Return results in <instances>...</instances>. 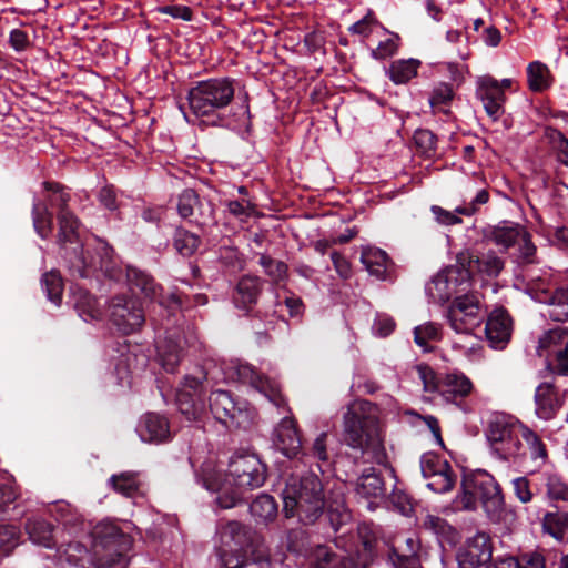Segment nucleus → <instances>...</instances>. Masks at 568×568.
Returning a JSON list of instances; mask_svg holds the SVG:
<instances>
[{"label": "nucleus", "instance_id": "f257e3e1", "mask_svg": "<svg viewBox=\"0 0 568 568\" xmlns=\"http://www.w3.org/2000/svg\"><path fill=\"white\" fill-rule=\"evenodd\" d=\"M90 550L80 541L68 542L60 550L63 568H106L124 561L132 548V537L116 524L108 520L98 523L90 531Z\"/></svg>", "mask_w": 568, "mask_h": 568}, {"label": "nucleus", "instance_id": "f03ea898", "mask_svg": "<svg viewBox=\"0 0 568 568\" xmlns=\"http://www.w3.org/2000/svg\"><path fill=\"white\" fill-rule=\"evenodd\" d=\"M265 473V466L256 455L243 454L231 458L225 475L213 462H205L201 467V480L207 490L219 493L217 504L227 509L241 501L245 491L261 487Z\"/></svg>", "mask_w": 568, "mask_h": 568}, {"label": "nucleus", "instance_id": "7ed1b4c3", "mask_svg": "<svg viewBox=\"0 0 568 568\" xmlns=\"http://www.w3.org/2000/svg\"><path fill=\"white\" fill-rule=\"evenodd\" d=\"M343 436L349 447L359 449L369 460L377 464L386 460L377 407L371 402L356 400L348 406Z\"/></svg>", "mask_w": 568, "mask_h": 568}, {"label": "nucleus", "instance_id": "20e7f679", "mask_svg": "<svg viewBox=\"0 0 568 568\" xmlns=\"http://www.w3.org/2000/svg\"><path fill=\"white\" fill-rule=\"evenodd\" d=\"M286 517L297 516L304 524L314 523L323 511V486L314 474L292 476L282 493Z\"/></svg>", "mask_w": 568, "mask_h": 568}, {"label": "nucleus", "instance_id": "39448f33", "mask_svg": "<svg viewBox=\"0 0 568 568\" xmlns=\"http://www.w3.org/2000/svg\"><path fill=\"white\" fill-rule=\"evenodd\" d=\"M415 369L424 392L437 394L447 404L458 405L474 389L473 382L463 372L437 374L426 364H419Z\"/></svg>", "mask_w": 568, "mask_h": 568}, {"label": "nucleus", "instance_id": "423d86ee", "mask_svg": "<svg viewBox=\"0 0 568 568\" xmlns=\"http://www.w3.org/2000/svg\"><path fill=\"white\" fill-rule=\"evenodd\" d=\"M215 552L223 568H243L251 544V530L240 521L221 523L216 529Z\"/></svg>", "mask_w": 568, "mask_h": 568}, {"label": "nucleus", "instance_id": "0eeeda50", "mask_svg": "<svg viewBox=\"0 0 568 568\" xmlns=\"http://www.w3.org/2000/svg\"><path fill=\"white\" fill-rule=\"evenodd\" d=\"M525 425L505 414H495L489 420L486 436L493 452L501 459L517 458L525 454L521 438Z\"/></svg>", "mask_w": 568, "mask_h": 568}, {"label": "nucleus", "instance_id": "6e6552de", "mask_svg": "<svg viewBox=\"0 0 568 568\" xmlns=\"http://www.w3.org/2000/svg\"><path fill=\"white\" fill-rule=\"evenodd\" d=\"M234 92L233 81L227 78L200 81L189 91V105L196 116L212 115L231 103Z\"/></svg>", "mask_w": 568, "mask_h": 568}, {"label": "nucleus", "instance_id": "1a4fd4ad", "mask_svg": "<svg viewBox=\"0 0 568 568\" xmlns=\"http://www.w3.org/2000/svg\"><path fill=\"white\" fill-rule=\"evenodd\" d=\"M484 236L504 251L517 246V257L521 263L535 262L537 247L531 241V234L519 223L503 221L485 230Z\"/></svg>", "mask_w": 568, "mask_h": 568}, {"label": "nucleus", "instance_id": "9d476101", "mask_svg": "<svg viewBox=\"0 0 568 568\" xmlns=\"http://www.w3.org/2000/svg\"><path fill=\"white\" fill-rule=\"evenodd\" d=\"M221 371L223 374V381L247 384L264 395L276 407L285 405V400L281 395L277 384L260 375L253 366L231 361L229 363H223Z\"/></svg>", "mask_w": 568, "mask_h": 568}, {"label": "nucleus", "instance_id": "9b49d317", "mask_svg": "<svg viewBox=\"0 0 568 568\" xmlns=\"http://www.w3.org/2000/svg\"><path fill=\"white\" fill-rule=\"evenodd\" d=\"M447 320L456 333L470 335L483 320L478 296L466 294L456 297L447 311Z\"/></svg>", "mask_w": 568, "mask_h": 568}, {"label": "nucleus", "instance_id": "f8f14e48", "mask_svg": "<svg viewBox=\"0 0 568 568\" xmlns=\"http://www.w3.org/2000/svg\"><path fill=\"white\" fill-rule=\"evenodd\" d=\"M210 409L215 419L225 426L245 427L253 419L252 410L246 405L235 403L225 390L211 394Z\"/></svg>", "mask_w": 568, "mask_h": 568}, {"label": "nucleus", "instance_id": "ddd939ff", "mask_svg": "<svg viewBox=\"0 0 568 568\" xmlns=\"http://www.w3.org/2000/svg\"><path fill=\"white\" fill-rule=\"evenodd\" d=\"M420 470L427 480V487L437 494L453 489L457 476L449 463L435 453H425L420 457Z\"/></svg>", "mask_w": 568, "mask_h": 568}, {"label": "nucleus", "instance_id": "4468645a", "mask_svg": "<svg viewBox=\"0 0 568 568\" xmlns=\"http://www.w3.org/2000/svg\"><path fill=\"white\" fill-rule=\"evenodd\" d=\"M112 323L123 334H131L138 331L145 321L143 310L136 298L124 295L114 296L108 308Z\"/></svg>", "mask_w": 568, "mask_h": 568}, {"label": "nucleus", "instance_id": "2eb2a0df", "mask_svg": "<svg viewBox=\"0 0 568 568\" xmlns=\"http://www.w3.org/2000/svg\"><path fill=\"white\" fill-rule=\"evenodd\" d=\"M475 489L487 516L498 520L504 510V497L495 478L486 471L470 477V486Z\"/></svg>", "mask_w": 568, "mask_h": 568}, {"label": "nucleus", "instance_id": "dca6fc26", "mask_svg": "<svg viewBox=\"0 0 568 568\" xmlns=\"http://www.w3.org/2000/svg\"><path fill=\"white\" fill-rule=\"evenodd\" d=\"M206 378V373L199 368L195 375H186L182 387L176 393L178 407L186 419L197 420L205 413L203 402L197 398V389Z\"/></svg>", "mask_w": 568, "mask_h": 568}, {"label": "nucleus", "instance_id": "f3484780", "mask_svg": "<svg viewBox=\"0 0 568 568\" xmlns=\"http://www.w3.org/2000/svg\"><path fill=\"white\" fill-rule=\"evenodd\" d=\"M493 546L489 535L483 531L467 538L457 552L459 568H479L490 560Z\"/></svg>", "mask_w": 568, "mask_h": 568}, {"label": "nucleus", "instance_id": "a211bd4d", "mask_svg": "<svg viewBox=\"0 0 568 568\" xmlns=\"http://www.w3.org/2000/svg\"><path fill=\"white\" fill-rule=\"evenodd\" d=\"M476 94L483 102L486 113L493 120L496 121L504 114L506 95L496 79L493 77L480 78L478 80Z\"/></svg>", "mask_w": 568, "mask_h": 568}, {"label": "nucleus", "instance_id": "6ab92c4d", "mask_svg": "<svg viewBox=\"0 0 568 568\" xmlns=\"http://www.w3.org/2000/svg\"><path fill=\"white\" fill-rule=\"evenodd\" d=\"M489 201V193L486 189H480L476 192L475 196L469 202H464L463 205L455 209V211H447L438 205H433L430 211L435 216L437 223L442 225H456L462 223L458 214L471 216L479 211V207Z\"/></svg>", "mask_w": 568, "mask_h": 568}, {"label": "nucleus", "instance_id": "aec40b11", "mask_svg": "<svg viewBox=\"0 0 568 568\" xmlns=\"http://www.w3.org/2000/svg\"><path fill=\"white\" fill-rule=\"evenodd\" d=\"M418 550L419 541L415 536L398 535L393 540L389 561L394 568H418Z\"/></svg>", "mask_w": 568, "mask_h": 568}, {"label": "nucleus", "instance_id": "412c9836", "mask_svg": "<svg viewBox=\"0 0 568 568\" xmlns=\"http://www.w3.org/2000/svg\"><path fill=\"white\" fill-rule=\"evenodd\" d=\"M466 275L457 267H447L437 273L426 285V293L435 303H444L457 293L458 277Z\"/></svg>", "mask_w": 568, "mask_h": 568}, {"label": "nucleus", "instance_id": "4be33fe9", "mask_svg": "<svg viewBox=\"0 0 568 568\" xmlns=\"http://www.w3.org/2000/svg\"><path fill=\"white\" fill-rule=\"evenodd\" d=\"M183 349V338L176 332H166L164 337H159L156 341L158 359L166 372L173 373L176 369L182 359Z\"/></svg>", "mask_w": 568, "mask_h": 568}, {"label": "nucleus", "instance_id": "5701e85b", "mask_svg": "<svg viewBox=\"0 0 568 568\" xmlns=\"http://www.w3.org/2000/svg\"><path fill=\"white\" fill-rule=\"evenodd\" d=\"M511 318L503 308L491 312L487 318L485 332L488 342L494 348H504L511 335Z\"/></svg>", "mask_w": 568, "mask_h": 568}, {"label": "nucleus", "instance_id": "b1692460", "mask_svg": "<svg viewBox=\"0 0 568 568\" xmlns=\"http://www.w3.org/2000/svg\"><path fill=\"white\" fill-rule=\"evenodd\" d=\"M274 443L283 455L295 457L301 448L302 440L298 435L296 423L291 417H284L275 429Z\"/></svg>", "mask_w": 568, "mask_h": 568}, {"label": "nucleus", "instance_id": "393cba45", "mask_svg": "<svg viewBox=\"0 0 568 568\" xmlns=\"http://www.w3.org/2000/svg\"><path fill=\"white\" fill-rule=\"evenodd\" d=\"M195 209L200 210V225H209L214 222V210L210 203L205 206L201 204L197 194L191 190H184L178 201V212L181 217L187 219L194 215Z\"/></svg>", "mask_w": 568, "mask_h": 568}, {"label": "nucleus", "instance_id": "a878e982", "mask_svg": "<svg viewBox=\"0 0 568 568\" xmlns=\"http://www.w3.org/2000/svg\"><path fill=\"white\" fill-rule=\"evenodd\" d=\"M50 514L70 534L78 536L87 530V524L82 515L69 503L57 501L50 509Z\"/></svg>", "mask_w": 568, "mask_h": 568}, {"label": "nucleus", "instance_id": "bb28decb", "mask_svg": "<svg viewBox=\"0 0 568 568\" xmlns=\"http://www.w3.org/2000/svg\"><path fill=\"white\" fill-rule=\"evenodd\" d=\"M138 433L143 442H164L170 437L169 422L164 416L149 413L141 419Z\"/></svg>", "mask_w": 568, "mask_h": 568}, {"label": "nucleus", "instance_id": "cd10ccee", "mask_svg": "<svg viewBox=\"0 0 568 568\" xmlns=\"http://www.w3.org/2000/svg\"><path fill=\"white\" fill-rule=\"evenodd\" d=\"M536 415L545 420L551 419L561 403L555 387L549 383L540 384L535 392Z\"/></svg>", "mask_w": 568, "mask_h": 568}, {"label": "nucleus", "instance_id": "c85d7f7f", "mask_svg": "<svg viewBox=\"0 0 568 568\" xmlns=\"http://www.w3.org/2000/svg\"><path fill=\"white\" fill-rule=\"evenodd\" d=\"M261 290L262 283L257 276H243L239 281L233 296L236 307L248 310L256 304Z\"/></svg>", "mask_w": 568, "mask_h": 568}, {"label": "nucleus", "instance_id": "c756f323", "mask_svg": "<svg viewBox=\"0 0 568 568\" xmlns=\"http://www.w3.org/2000/svg\"><path fill=\"white\" fill-rule=\"evenodd\" d=\"M126 277L133 292L139 291L144 294L145 297L158 301L160 306L163 305V301L160 297L161 287L154 282L153 277L131 266L128 267Z\"/></svg>", "mask_w": 568, "mask_h": 568}, {"label": "nucleus", "instance_id": "7c9ffc66", "mask_svg": "<svg viewBox=\"0 0 568 568\" xmlns=\"http://www.w3.org/2000/svg\"><path fill=\"white\" fill-rule=\"evenodd\" d=\"M72 301L75 311L84 322L98 321L102 317V310L94 296L83 288H74Z\"/></svg>", "mask_w": 568, "mask_h": 568}, {"label": "nucleus", "instance_id": "2f4dec72", "mask_svg": "<svg viewBox=\"0 0 568 568\" xmlns=\"http://www.w3.org/2000/svg\"><path fill=\"white\" fill-rule=\"evenodd\" d=\"M420 65L422 62L414 58L398 59L390 63L386 75L396 85L406 84L417 75Z\"/></svg>", "mask_w": 568, "mask_h": 568}, {"label": "nucleus", "instance_id": "473e14b6", "mask_svg": "<svg viewBox=\"0 0 568 568\" xmlns=\"http://www.w3.org/2000/svg\"><path fill=\"white\" fill-rule=\"evenodd\" d=\"M355 490L364 498H381L385 495V485L374 468L365 470L356 481Z\"/></svg>", "mask_w": 568, "mask_h": 568}, {"label": "nucleus", "instance_id": "72a5a7b5", "mask_svg": "<svg viewBox=\"0 0 568 568\" xmlns=\"http://www.w3.org/2000/svg\"><path fill=\"white\" fill-rule=\"evenodd\" d=\"M361 262L371 275L383 280L386 275L388 256L386 252L377 247H365L362 251Z\"/></svg>", "mask_w": 568, "mask_h": 568}, {"label": "nucleus", "instance_id": "f704fd0d", "mask_svg": "<svg viewBox=\"0 0 568 568\" xmlns=\"http://www.w3.org/2000/svg\"><path fill=\"white\" fill-rule=\"evenodd\" d=\"M27 534L30 540L45 548H52L55 545L53 527L43 519H31L26 525Z\"/></svg>", "mask_w": 568, "mask_h": 568}, {"label": "nucleus", "instance_id": "c9c22d12", "mask_svg": "<svg viewBox=\"0 0 568 568\" xmlns=\"http://www.w3.org/2000/svg\"><path fill=\"white\" fill-rule=\"evenodd\" d=\"M277 504L275 499L267 494L258 495L250 505V513L256 521L267 524L277 516Z\"/></svg>", "mask_w": 568, "mask_h": 568}, {"label": "nucleus", "instance_id": "e433bc0d", "mask_svg": "<svg viewBox=\"0 0 568 568\" xmlns=\"http://www.w3.org/2000/svg\"><path fill=\"white\" fill-rule=\"evenodd\" d=\"M528 87L534 92L547 90L552 83V77L549 68L540 62H530L527 67Z\"/></svg>", "mask_w": 568, "mask_h": 568}, {"label": "nucleus", "instance_id": "4c0bfd02", "mask_svg": "<svg viewBox=\"0 0 568 568\" xmlns=\"http://www.w3.org/2000/svg\"><path fill=\"white\" fill-rule=\"evenodd\" d=\"M59 222V242L73 243L79 237L80 221L69 210H63L58 213Z\"/></svg>", "mask_w": 568, "mask_h": 568}, {"label": "nucleus", "instance_id": "58836bf2", "mask_svg": "<svg viewBox=\"0 0 568 568\" xmlns=\"http://www.w3.org/2000/svg\"><path fill=\"white\" fill-rule=\"evenodd\" d=\"M109 483L116 493L125 497H133L139 491L141 485L139 474L132 471L112 475Z\"/></svg>", "mask_w": 568, "mask_h": 568}, {"label": "nucleus", "instance_id": "ea45409f", "mask_svg": "<svg viewBox=\"0 0 568 568\" xmlns=\"http://www.w3.org/2000/svg\"><path fill=\"white\" fill-rule=\"evenodd\" d=\"M544 531L558 541H562L568 532V513H547L542 518Z\"/></svg>", "mask_w": 568, "mask_h": 568}, {"label": "nucleus", "instance_id": "a19ab883", "mask_svg": "<svg viewBox=\"0 0 568 568\" xmlns=\"http://www.w3.org/2000/svg\"><path fill=\"white\" fill-rule=\"evenodd\" d=\"M381 31L387 34V38L379 41L378 45L371 50V57L375 60H386L395 55L399 48L400 38L398 34L390 32L385 27H381Z\"/></svg>", "mask_w": 568, "mask_h": 568}, {"label": "nucleus", "instance_id": "79ce46f5", "mask_svg": "<svg viewBox=\"0 0 568 568\" xmlns=\"http://www.w3.org/2000/svg\"><path fill=\"white\" fill-rule=\"evenodd\" d=\"M470 263L475 264L479 273L489 277L498 276L505 265L504 260L494 251H488L481 257L471 260Z\"/></svg>", "mask_w": 568, "mask_h": 568}, {"label": "nucleus", "instance_id": "37998d69", "mask_svg": "<svg viewBox=\"0 0 568 568\" xmlns=\"http://www.w3.org/2000/svg\"><path fill=\"white\" fill-rule=\"evenodd\" d=\"M567 331L557 327L546 332L538 342L537 353L539 356H547L551 352L557 353V348L564 344Z\"/></svg>", "mask_w": 568, "mask_h": 568}, {"label": "nucleus", "instance_id": "c03bdc74", "mask_svg": "<svg viewBox=\"0 0 568 568\" xmlns=\"http://www.w3.org/2000/svg\"><path fill=\"white\" fill-rule=\"evenodd\" d=\"M33 226L42 239H47L52 232V215L45 204L37 202L32 209Z\"/></svg>", "mask_w": 568, "mask_h": 568}, {"label": "nucleus", "instance_id": "a18cd8bd", "mask_svg": "<svg viewBox=\"0 0 568 568\" xmlns=\"http://www.w3.org/2000/svg\"><path fill=\"white\" fill-rule=\"evenodd\" d=\"M548 315L557 322L568 320V290L558 288L549 300Z\"/></svg>", "mask_w": 568, "mask_h": 568}, {"label": "nucleus", "instance_id": "49530a36", "mask_svg": "<svg viewBox=\"0 0 568 568\" xmlns=\"http://www.w3.org/2000/svg\"><path fill=\"white\" fill-rule=\"evenodd\" d=\"M546 496L548 499L568 501V485L556 474H544Z\"/></svg>", "mask_w": 568, "mask_h": 568}, {"label": "nucleus", "instance_id": "de8ad7c7", "mask_svg": "<svg viewBox=\"0 0 568 568\" xmlns=\"http://www.w3.org/2000/svg\"><path fill=\"white\" fill-rule=\"evenodd\" d=\"M200 239L194 233L184 229H176L174 234V246L176 251L184 255H192L199 247Z\"/></svg>", "mask_w": 568, "mask_h": 568}, {"label": "nucleus", "instance_id": "09e8293b", "mask_svg": "<svg viewBox=\"0 0 568 568\" xmlns=\"http://www.w3.org/2000/svg\"><path fill=\"white\" fill-rule=\"evenodd\" d=\"M42 286L48 298L55 305H59L63 292V281L61 275L55 271L45 273L42 277Z\"/></svg>", "mask_w": 568, "mask_h": 568}, {"label": "nucleus", "instance_id": "8fccbe9b", "mask_svg": "<svg viewBox=\"0 0 568 568\" xmlns=\"http://www.w3.org/2000/svg\"><path fill=\"white\" fill-rule=\"evenodd\" d=\"M521 440L526 442L527 448L530 453V457L534 460H540L541 464L546 463L548 456L546 445L536 433H534L528 427H525V434Z\"/></svg>", "mask_w": 568, "mask_h": 568}, {"label": "nucleus", "instance_id": "3c124183", "mask_svg": "<svg viewBox=\"0 0 568 568\" xmlns=\"http://www.w3.org/2000/svg\"><path fill=\"white\" fill-rule=\"evenodd\" d=\"M423 527L440 538L450 540L454 535L453 527L444 519L435 515H426Z\"/></svg>", "mask_w": 568, "mask_h": 568}, {"label": "nucleus", "instance_id": "603ef678", "mask_svg": "<svg viewBox=\"0 0 568 568\" xmlns=\"http://www.w3.org/2000/svg\"><path fill=\"white\" fill-rule=\"evenodd\" d=\"M439 337V326L435 323H425L414 329L415 343L424 348V351H428L427 345L429 342L437 341Z\"/></svg>", "mask_w": 568, "mask_h": 568}, {"label": "nucleus", "instance_id": "864d4df0", "mask_svg": "<svg viewBox=\"0 0 568 568\" xmlns=\"http://www.w3.org/2000/svg\"><path fill=\"white\" fill-rule=\"evenodd\" d=\"M19 536L14 525L0 524V554L8 555L18 545Z\"/></svg>", "mask_w": 568, "mask_h": 568}, {"label": "nucleus", "instance_id": "5fc2aeb1", "mask_svg": "<svg viewBox=\"0 0 568 568\" xmlns=\"http://www.w3.org/2000/svg\"><path fill=\"white\" fill-rule=\"evenodd\" d=\"M454 97L453 89L449 84L440 82L433 89L429 98V104L433 109L445 111L443 106L447 105Z\"/></svg>", "mask_w": 568, "mask_h": 568}, {"label": "nucleus", "instance_id": "6e6d98bb", "mask_svg": "<svg viewBox=\"0 0 568 568\" xmlns=\"http://www.w3.org/2000/svg\"><path fill=\"white\" fill-rule=\"evenodd\" d=\"M381 27H383L378 20L369 12L367 13L363 19L358 20L357 22L353 23L348 31L352 34H357L363 38L369 37L372 33H374L377 29L381 30Z\"/></svg>", "mask_w": 568, "mask_h": 568}, {"label": "nucleus", "instance_id": "4d7b16f0", "mask_svg": "<svg viewBox=\"0 0 568 568\" xmlns=\"http://www.w3.org/2000/svg\"><path fill=\"white\" fill-rule=\"evenodd\" d=\"M45 190L50 192L48 201L52 206H57L60 211L68 210L67 205L70 201V194L67 193L58 183L44 182Z\"/></svg>", "mask_w": 568, "mask_h": 568}, {"label": "nucleus", "instance_id": "13d9d810", "mask_svg": "<svg viewBox=\"0 0 568 568\" xmlns=\"http://www.w3.org/2000/svg\"><path fill=\"white\" fill-rule=\"evenodd\" d=\"M470 486V478L463 483V494L456 499L457 507L465 510H474L477 507L478 496L475 489Z\"/></svg>", "mask_w": 568, "mask_h": 568}, {"label": "nucleus", "instance_id": "bf43d9fd", "mask_svg": "<svg viewBox=\"0 0 568 568\" xmlns=\"http://www.w3.org/2000/svg\"><path fill=\"white\" fill-rule=\"evenodd\" d=\"M74 255L75 261H72V267L79 272L81 276H85V268L87 267H94L97 265L95 257L90 254V252L87 250L84 251L83 246L78 248H74Z\"/></svg>", "mask_w": 568, "mask_h": 568}, {"label": "nucleus", "instance_id": "052dcab7", "mask_svg": "<svg viewBox=\"0 0 568 568\" xmlns=\"http://www.w3.org/2000/svg\"><path fill=\"white\" fill-rule=\"evenodd\" d=\"M414 141L417 148L423 153H429L435 150L436 146V138L434 133L426 129H419L414 133Z\"/></svg>", "mask_w": 568, "mask_h": 568}, {"label": "nucleus", "instance_id": "680f3d73", "mask_svg": "<svg viewBox=\"0 0 568 568\" xmlns=\"http://www.w3.org/2000/svg\"><path fill=\"white\" fill-rule=\"evenodd\" d=\"M156 11L163 14L171 16L174 19H181L183 21L192 20V10L186 6L172 4L158 7Z\"/></svg>", "mask_w": 568, "mask_h": 568}, {"label": "nucleus", "instance_id": "e2e57ef3", "mask_svg": "<svg viewBox=\"0 0 568 568\" xmlns=\"http://www.w3.org/2000/svg\"><path fill=\"white\" fill-rule=\"evenodd\" d=\"M516 497L521 503H529L532 499L530 481L527 477H517L513 480Z\"/></svg>", "mask_w": 568, "mask_h": 568}, {"label": "nucleus", "instance_id": "0e129e2a", "mask_svg": "<svg viewBox=\"0 0 568 568\" xmlns=\"http://www.w3.org/2000/svg\"><path fill=\"white\" fill-rule=\"evenodd\" d=\"M226 207L232 215L239 219L250 216L253 211V204L246 199H243L242 201H227Z\"/></svg>", "mask_w": 568, "mask_h": 568}, {"label": "nucleus", "instance_id": "69168bd1", "mask_svg": "<svg viewBox=\"0 0 568 568\" xmlns=\"http://www.w3.org/2000/svg\"><path fill=\"white\" fill-rule=\"evenodd\" d=\"M327 433H321L314 440L312 448H311V455L318 459L320 462H327L328 460V454H327Z\"/></svg>", "mask_w": 568, "mask_h": 568}, {"label": "nucleus", "instance_id": "338daca9", "mask_svg": "<svg viewBox=\"0 0 568 568\" xmlns=\"http://www.w3.org/2000/svg\"><path fill=\"white\" fill-rule=\"evenodd\" d=\"M17 498V491L11 478H6L4 483L0 484V510L11 504Z\"/></svg>", "mask_w": 568, "mask_h": 568}, {"label": "nucleus", "instance_id": "774afa93", "mask_svg": "<svg viewBox=\"0 0 568 568\" xmlns=\"http://www.w3.org/2000/svg\"><path fill=\"white\" fill-rule=\"evenodd\" d=\"M516 559L519 564L518 568H545V558L537 552L523 555L520 558Z\"/></svg>", "mask_w": 568, "mask_h": 568}]
</instances>
